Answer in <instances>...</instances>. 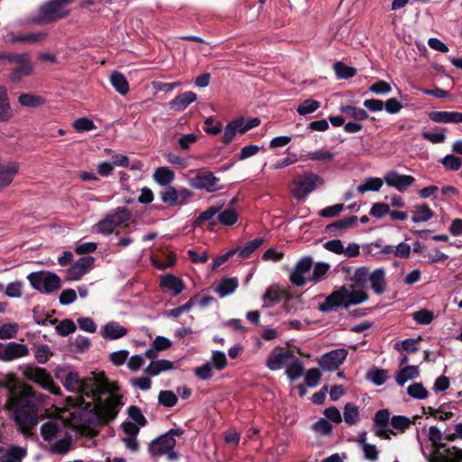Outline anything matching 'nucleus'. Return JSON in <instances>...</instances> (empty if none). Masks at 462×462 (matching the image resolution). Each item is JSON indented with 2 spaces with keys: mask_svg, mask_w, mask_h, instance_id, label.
Instances as JSON below:
<instances>
[{
  "mask_svg": "<svg viewBox=\"0 0 462 462\" xmlns=\"http://www.w3.org/2000/svg\"><path fill=\"white\" fill-rule=\"evenodd\" d=\"M23 374L25 379L39 384L50 393L55 395L60 394V388L55 385L51 376L44 368L29 365L24 367Z\"/></svg>",
  "mask_w": 462,
  "mask_h": 462,
  "instance_id": "8",
  "label": "nucleus"
},
{
  "mask_svg": "<svg viewBox=\"0 0 462 462\" xmlns=\"http://www.w3.org/2000/svg\"><path fill=\"white\" fill-rule=\"evenodd\" d=\"M26 454L25 448L12 446L0 457V462H22Z\"/></svg>",
  "mask_w": 462,
  "mask_h": 462,
  "instance_id": "31",
  "label": "nucleus"
},
{
  "mask_svg": "<svg viewBox=\"0 0 462 462\" xmlns=\"http://www.w3.org/2000/svg\"><path fill=\"white\" fill-rule=\"evenodd\" d=\"M346 356L347 350L344 348L334 349L324 354L319 361V365L325 371H335L343 364Z\"/></svg>",
  "mask_w": 462,
  "mask_h": 462,
  "instance_id": "15",
  "label": "nucleus"
},
{
  "mask_svg": "<svg viewBox=\"0 0 462 462\" xmlns=\"http://www.w3.org/2000/svg\"><path fill=\"white\" fill-rule=\"evenodd\" d=\"M291 381L299 379L303 374V365L300 360L293 355L291 360L288 363L285 371Z\"/></svg>",
  "mask_w": 462,
  "mask_h": 462,
  "instance_id": "34",
  "label": "nucleus"
},
{
  "mask_svg": "<svg viewBox=\"0 0 462 462\" xmlns=\"http://www.w3.org/2000/svg\"><path fill=\"white\" fill-rule=\"evenodd\" d=\"M110 82L114 88L121 95H125L129 91L128 81L125 77L117 71L113 72L110 75Z\"/></svg>",
  "mask_w": 462,
  "mask_h": 462,
  "instance_id": "38",
  "label": "nucleus"
},
{
  "mask_svg": "<svg viewBox=\"0 0 462 462\" xmlns=\"http://www.w3.org/2000/svg\"><path fill=\"white\" fill-rule=\"evenodd\" d=\"M357 222V217L351 216L340 220H337L332 224L327 226L328 232L333 234L334 236L339 235L341 232H344L351 227H353Z\"/></svg>",
  "mask_w": 462,
  "mask_h": 462,
  "instance_id": "28",
  "label": "nucleus"
},
{
  "mask_svg": "<svg viewBox=\"0 0 462 462\" xmlns=\"http://www.w3.org/2000/svg\"><path fill=\"white\" fill-rule=\"evenodd\" d=\"M440 162L448 171H457L462 165V161L453 154L446 155L440 160Z\"/></svg>",
  "mask_w": 462,
  "mask_h": 462,
  "instance_id": "58",
  "label": "nucleus"
},
{
  "mask_svg": "<svg viewBox=\"0 0 462 462\" xmlns=\"http://www.w3.org/2000/svg\"><path fill=\"white\" fill-rule=\"evenodd\" d=\"M29 355V348L26 345L9 342L3 344L0 342V360L4 362H10L14 359L22 358Z\"/></svg>",
  "mask_w": 462,
  "mask_h": 462,
  "instance_id": "13",
  "label": "nucleus"
},
{
  "mask_svg": "<svg viewBox=\"0 0 462 462\" xmlns=\"http://www.w3.org/2000/svg\"><path fill=\"white\" fill-rule=\"evenodd\" d=\"M413 319L421 325H428L432 322L434 314L428 310H420L412 313Z\"/></svg>",
  "mask_w": 462,
  "mask_h": 462,
  "instance_id": "60",
  "label": "nucleus"
},
{
  "mask_svg": "<svg viewBox=\"0 0 462 462\" xmlns=\"http://www.w3.org/2000/svg\"><path fill=\"white\" fill-rule=\"evenodd\" d=\"M292 356L293 355L288 351H273L267 357L266 366L272 371L279 370L284 365L287 366Z\"/></svg>",
  "mask_w": 462,
  "mask_h": 462,
  "instance_id": "20",
  "label": "nucleus"
},
{
  "mask_svg": "<svg viewBox=\"0 0 462 462\" xmlns=\"http://www.w3.org/2000/svg\"><path fill=\"white\" fill-rule=\"evenodd\" d=\"M311 428H312L313 431H315L316 433H319V434H321L324 436L331 434L332 429H333L330 422L324 418H320L317 422H315L312 425Z\"/></svg>",
  "mask_w": 462,
  "mask_h": 462,
  "instance_id": "59",
  "label": "nucleus"
},
{
  "mask_svg": "<svg viewBox=\"0 0 462 462\" xmlns=\"http://www.w3.org/2000/svg\"><path fill=\"white\" fill-rule=\"evenodd\" d=\"M121 429L124 433L122 442L125 448L133 453L137 452L140 448V444L137 440V436L140 432L139 427L133 422L125 421L121 424Z\"/></svg>",
  "mask_w": 462,
  "mask_h": 462,
  "instance_id": "16",
  "label": "nucleus"
},
{
  "mask_svg": "<svg viewBox=\"0 0 462 462\" xmlns=\"http://www.w3.org/2000/svg\"><path fill=\"white\" fill-rule=\"evenodd\" d=\"M184 433L181 428H173L152 439L147 447L148 452L152 457L166 456L168 460L176 461L180 454L174 450L176 446L175 437H180Z\"/></svg>",
  "mask_w": 462,
  "mask_h": 462,
  "instance_id": "5",
  "label": "nucleus"
},
{
  "mask_svg": "<svg viewBox=\"0 0 462 462\" xmlns=\"http://www.w3.org/2000/svg\"><path fill=\"white\" fill-rule=\"evenodd\" d=\"M224 204H217L214 206H211L207 210L200 213V215L197 217L195 220V226H201L202 223L210 220L215 215L219 213V211L222 209Z\"/></svg>",
  "mask_w": 462,
  "mask_h": 462,
  "instance_id": "46",
  "label": "nucleus"
},
{
  "mask_svg": "<svg viewBox=\"0 0 462 462\" xmlns=\"http://www.w3.org/2000/svg\"><path fill=\"white\" fill-rule=\"evenodd\" d=\"M411 424V421L409 418L405 417V416H393L392 419H391V425L393 426V428L398 430H401V431H404L405 430H407Z\"/></svg>",
  "mask_w": 462,
  "mask_h": 462,
  "instance_id": "64",
  "label": "nucleus"
},
{
  "mask_svg": "<svg viewBox=\"0 0 462 462\" xmlns=\"http://www.w3.org/2000/svg\"><path fill=\"white\" fill-rule=\"evenodd\" d=\"M190 185L196 189H205L208 192H215L224 187L220 180L210 171H199L190 180Z\"/></svg>",
  "mask_w": 462,
  "mask_h": 462,
  "instance_id": "12",
  "label": "nucleus"
},
{
  "mask_svg": "<svg viewBox=\"0 0 462 462\" xmlns=\"http://www.w3.org/2000/svg\"><path fill=\"white\" fill-rule=\"evenodd\" d=\"M367 299L368 295L365 291L342 286L327 297L324 302L319 304V309L322 312H329L337 307L348 308L351 305L360 304Z\"/></svg>",
  "mask_w": 462,
  "mask_h": 462,
  "instance_id": "4",
  "label": "nucleus"
},
{
  "mask_svg": "<svg viewBox=\"0 0 462 462\" xmlns=\"http://www.w3.org/2000/svg\"><path fill=\"white\" fill-rule=\"evenodd\" d=\"M371 288L376 294H382L385 291V272L383 268L374 270L369 275Z\"/></svg>",
  "mask_w": 462,
  "mask_h": 462,
  "instance_id": "30",
  "label": "nucleus"
},
{
  "mask_svg": "<svg viewBox=\"0 0 462 462\" xmlns=\"http://www.w3.org/2000/svg\"><path fill=\"white\" fill-rule=\"evenodd\" d=\"M369 91L376 95H386L392 91V87L384 80H378L370 86Z\"/></svg>",
  "mask_w": 462,
  "mask_h": 462,
  "instance_id": "62",
  "label": "nucleus"
},
{
  "mask_svg": "<svg viewBox=\"0 0 462 462\" xmlns=\"http://www.w3.org/2000/svg\"><path fill=\"white\" fill-rule=\"evenodd\" d=\"M18 102L22 106L38 107L45 104V99L36 94L24 93L18 97Z\"/></svg>",
  "mask_w": 462,
  "mask_h": 462,
  "instance_id": "35",
  "label": "nucleus"
},
{
  "mask_svg": "<svg viewBox=\"0 0 462 462\" xmlns=\"http://www.w3.org/2000/svg\"><path fill=\"white\" fill-rule=\"evenodd\" d=\"M158 402L160 404L171 408L173 407L177 402V395L172 391H161L158 396Z\"/></svg>",
  "mask_w": 462,
  "mask_h": 462,
  "instance_id": "53",
  "label": "nucleus"
},
{
  "mask_svg": "<svg viewBox=\"0 0 462 462\" xmlns=\"http://www.w3.org/2000/svg\"><path fill=\"white\" fill-rule=\"evenodd\" d=\"M390 420V412L386 409L379 410L374 416V430L375 434L382 439H390L387 430Z\"/></svg>",
  "mask_w": 462,
  "mask_h": 462,
  "instance_id": "19",
  "label": "nucleus"
},
{
  "mask_svg": "<svg viewBox=\"0 0 462 462\" xmlns=\"http://www.w3.org/2000/svg\"><path fill=\"white\" fill-rule=\"evenodd\" d=\"M324 180L316 173H304L296 176L291 186V193L297 200L303 199L308 194L314 189L321 187Z\"/></svg>",
  "mask_w": 462,
  "mask_h": 462,
  "instance_id": "7",
  "label": "nucleus"
},
{
  "mask_svg": "<svg viewBox=\"0 0 462 462\" xmlns=\"http://www.w3.org/2000/svg\"><path fill=\"white\" fill-rule=\"evenodd\" d=\"M367 379L374 384L379 386L386 382L388 379V373L383 369L374 368L367 373Z\"/></svg>",
  "mask_w": 462,
  "mask_h": 462,
  "instance_id": "48",
  "label": "nucleus"
},
{
  "mask_svg": "<svg viewBox=\"0 0 462 462\" xmlns=\"http://www.w3.org/2000/svg\"><path fill=\"white\" fill-rule=\"evenodd\" d=\"M174 368L173 362L166 359H158L152 361L144 369V373L149 376H157L162 372H167Z\"/></svg>",
  "mask_w": 462,
  "mask_h": 462,
  "instance_id": "26",
  "label": "nucleus"
},
{
  "mask_svg": "<svg viewBox=\"0 0 462 462\" xmlns=\"http://www.w3.org/2000/svg\"><path fill=\"white\" fill-rule=\"evenodd\" d=\"M129 418L132 420L131 422L134 423L139 427H144L147 424V420L142 413L141 410L136 406H130L127 410Z\"/></svg>",
  "mask_w": 462,
  "mask_h": 462,
  "instance_id": "50",
  "label": "nucleus"
},
{
  "mask_svg": "<svg viewBox=\"0 0 462 462\" xmlns=\"http://www.w3.org/2000/svg\"><path fill=\"white\" fill-rule=\"evenodd\" d=\"M241 125H242L241 123L239 121H237V119H235V120L231 121L230 123H228L224 129L222 142L225 144H228L234 140L235 136L237 134H244L242 132Z\"/></svg>",
  "mask_w": 462,
  "mask_h": 462,
  "instance_id": "36",
  "label": "nucleus"
},
{
  "mask_svg": "<svg viewBox=\"0 0 462 462\" xmlns=\"http://www.w3.org/2000/svg\"><path fill=\"white\" fill-rule=\"evenodd\" d=\"M433 217V211L427 204L418 205L411 217L414 223L426 222Z\"/></svg>",
  "mask_w": 462,
  "mask_h": 462,
  "instance_id": "42",
  "label": "nucleus"
},
{
  "mask_svg": "<svg viewBox=\"0 0 462 462\" xmlns=\"http://www.w3.org/2000/svg\"><path fill=\"white\" fill-rule=\"evenodd\" d=\"M12 373L0 376V387L8 391L4 410L10 413L23 435H31L38 423V405L42 403L44 397L30 385H22Z\"/></svg>",
  "mask_w": 462,
  "mask_h": 462,
  "instance_id": "2",
  "label": "nucleus"
},
{
  "mask_svg": "<svg viewBox=\"0 0 462 462\" xmlns=\"http://www.w3.org/2000/svg\"><path fill=\"white\" fill-rule=\"evenodd\" d=\"M328 270H329L328 263H322V262L317 263L312 267V273H311L310 281L313 282H319L324 277V275L328 273Z\"/></svg>",
  "mask_w": 462,
  "mask_h": 462,
  "instance_id": "55",
  "label": "nucleus"
},
{
  "mask_svg": "<svg viewBox=\"0 0 462 462\" xmlns=\"http://www.w3.org/2000/svg\"><path fill=\"white\" fill-rule=\"evenodd\" d=\"M160 286L165 291H171L174 296L179 295L184 289L183 282L173 274L162 276Z\"/></svg>",
  "mask_w": 462,
  "mask_h": 462,
  "instance_id": "25",
  "label": "nucleus"
},
{
  "mask_svg": "<svg viewBox=\"0 0 462 462\" xmlns=\"http://www.w3.org/2000/svg\"><path fill=\"white\" fill-rule=\"evenodd\" d=\"M419 339L415 338H406L402 341H399L395 344L394 348L401 351H406L408 353H415L418 351V343Z\"/></svg>",
  "mask_w": 462,
  "mask_h": 462,
  "instance_id": "52",
  "label": "nucleus"
},
{
  "mask_svg": "<svg viewBox=\"0 0 462 462\" xmlns=\"http://www.w3.org/2000/svg\"><path fill=\"white\" fill-rule=\"evenodd\" d=\"M127 332V328L121 326L118 322L110 321L104 326L102 336L104 338L116 340L125 337Z\"/></svg>",
  "mask_w": 462,
  "mask_h": 462,
  "instance_id": "24",
  "label": "nucleus"
},
{
  "mask_svg": "<svg viewBox=\"0 0 462 462\" xmlns=\"http://www.w3.org/2000/svg\"><path fill=\"white\" fill-rule=\"evenodd\" d=\"M33 67L30 56L23 62L19 63L16 68L13 69L10 79L14 82H19L23 78L32 73Z\"/></svg>",
  "mask_w": 462,
  "mask_h": 462,
  "instance_id": "29",
  "label": "nucleus"
},
{
  "mask_svg": "<svg viewBox=\"0 0 462 462\" xmlns=\"http://www.w3.org/2000/svg\"><path fill=\"white\" fill-rule=\"evenodd\" d=\"M210 365H213L217 370L221 371L223 370L226 364L227 359L224 352L222 351H213L211 359H210Z\"/></svg>",
  "mask_w": 462,
  "mask_h": 462,
  "instance_id": "56",
  "label": "nucleus"
},
{
  "mask_svg": "<svg viewBox=\"0 0 462 462\" xmlns=\"http://www.w3.org/2000/svg\"><path fill=\"white\" fill-rule=\"evenodd\" d=\"M69 411L71 410L66 409V411L61 415L60 419H52L41 427V435L45 441L51 443L50 451L53 454H65L71 446V437L69 432L68 424L72 428L69 422Z\"/></svg>",
  "mask_w": 462,
  "mask_h": 462,
  "instance_id": "3",
  "label": "nucleus"
},
{
  "mask_svg": "<svg viewBox=\"0 0 462 462\" xmlns=\"http://www.w3.org/2000/svg\"><path fill=\"white\" fill-rule=\"evenodd\" d=\"M312 267L313 260L310 256L300 258L290 273L291 282L295 286L302 287L311 282Z\"/></svg>",
  "mask_w": 462,
  "mask_h": 462,
  "instance_id": "11",
  "label": "nucleus"
},
{
  "mask_svg": "<svg viewBox=\"0 0 462 462\" xmlns=\"http://www.w3.org/2000/svg\"><path fill=\"white\" fill-rule=\"evenodd\" d=\"M334 70L337 79H350L356 73V69L355 68L347 66L341 61H337L334 64Z\"/></svg>",
  "mask_w": 462,
  "mask_h": 462,
  "instance_id": "45",
  "label": "nucleus"
},
{
  "mask_svg": "<svg viewBox=\"0 0 462 462\" xmlns=\"http://www.w3.org/2000/svg\"><path fill=\"white\" fill-rule=\"evenodd\" d=\"M460 449L453 446L445 449V452H441L437 449L432 452L429 457V462H461Z\"/></svg>",
  "mask_w": 462,
  "mask_h": 462,
  "instance_id": "18",
  "label": "nucleus"
},
{
  "mask_svg": "<svg viewBox=\"0 0 462 462\" xmlns=\"http://www.w3.org/2000/svg\"><path fill=\"white\" fill-rule=\"evenodd\" d=\"M340 111L357 121L366 120L369 117V115L365 109L353 106H341Z\"/></svg>",
  "mask_w": 462,
  "mask_h": 462,
  "instance_id": "43",
  "label": "nucleus"
},
{
  "mask_svg": "<svg viewBox=\"0 0 462 462\" xmlns=\"http://www.w3.org/2000/svg\"><path fill=\"white\" fill-rule=\"evenodd\" d=\"M14 116L13 110L9 102L7 89L0 87V123H6Z\"/></svg>",
  "mask_w": 462,
  "mask_h": 462,
  "instance_id": "27",
  "label": "nucleus"
},
{
  "mask_svg": "<svg viewBox=\"0 0 462 462\" xmlns=\"http://www.w3.org/2000/svg\"><path fill=\"white\" fill-rule=\"evenodd\" d=\"M407 393L411 397L418 400L426 399L429 395L427 389L423 386L421 383H414L411 384L407 388Z\"/></svg>",
  "mask_w": 462,
  "mask_h": 462,
  "instance_id": "51",
  "label": "nucleus"
},
{
  "mask_svg": "<svg viewBox=\"0 0 462 462\" xmlns=\"http://www.w3.org/2000/svg\"><path fill=\"white\" fill-rule=\"evenodd\" d=\"M420 374L419 368L416 365H407L402 368L396 374V382L402 386L404 383L412 379H416Z\"/></svg>",
  "mask_w": 462,
  "mask_h": 462,
  "instance_id": "33",
  "label": "nucleus"
},
{
  "mask_svg": "<svg viewBox=\"0 0 462 462\" xmlns=\"http://www.w3.org/2000/svg\"><path fill=\"white\" fill-rule=\"evenodd\" d=\"M383 184V180L381 178L371 177L365 179L362 184L357 186L356 189L361 194L367 191H379Z\"/></svg>",
  "mask_w": 462,
  "mask_h": 462,
  "instance_id": "41",
  "label": "nucleus"
},
{
  "mask_svg": "<svg viewBox=\"0 0 462 462\" xmlns=\"http://www.w3.org/2000/svg\"><path fill=\"white\" fill-rule=\"evenodd\" d=\"M343 418L347 425H356L360 419L358 407L352 402H347L344 407Z\"/></svg>",
  "mask_w": 462,
  "mask_h": 462,
  "instance_id": "40",
  "label": "nucleus"
},
{
  "mask_svg": "<svg viewBox=\"0 0 462 462\" xmlns=\"http://www.w3.org/2000/svg\"><path fill=\"white\" fill-rule=\"evenodd\" d=\"M429 118L435 123L459 124L462 123V113L448 111H432L429 114Z\"/></svg>",
  "mask_w": 462,
  "mask_h": 462,
  "instance_id": "21",
  "label": "nucleus"
},
{
  "mask_svg": "<svg viewBox=\"0 0 462 462\" xmlns=\"http://www.w3.org/2000/svg\"><path fill=\"white\" fill-rule=\"evenodd\" d=\"M383 180L388 187L402 192L415 182V178L411 175L400 174L396 171H390L384 174Z\"/></svg>",
  "mask_w": 462,
  "mask_h": 462,
  "instance_id": "17",
  "label": "nucleus"
},
{
  "mask_svg": "<svg viewBox=\"0 0 462 462\" xmlns=\"http://www.w3.org/2000/svg\"><path fill=\"white\" fill-rule=\"evenodd\" d=\"M291 294L289 291L278 284L269 286L262 296L263 308H272L282 300H289Z\"/></svg>",
  "mask_w": 462,
  "mask_h": 462,
  "instance_id": "14",
  "label": "nucleus"
},
{
  "mask_svg": "<svg viewBox=\"0 0 462 462\" xmlns=\"http://www.w3.org/2000/svg\"><path fill=\"white\" fill-rule=\"evenodd\" d=\"M27 279L32 287L41 292L51 293L60 287V277L50 272L31 273Z\"/></svg>",
  "mask_w": 462,
  "mask_h": 462,
  "instance_id": "9",
  "label": "nucleus"
},
{
  "mask_svg": "<svg viewBox=\"0 0 462 462\" xmlns=\"http://www.w3.org/2000/svg\"><path fill=\"white\" fill-rule=\"evenodd\" d=\"M178 189L172 186H168L161 192L162 201L171 207L178 205Z\"/></svg>",
  "mask_w": 462,
  "mask_h": 462,
  "instance_id": "47",
  "label": "nucleus"
},
{
  "mask_svg": "<svg viewBox=\"0 0 462 462\" xmlns=\"http://www.w3.org/2000/svg\"><path fill=\"white\" fill-rule=\"evenodd\" d=\"M18 171L19 165L14 162L0 165V190L12 183Z\"/></svg>",
  "mask_w": 462,
  "mask_h": 462,
  "instance_id": "22",
  "label": "nucleus"
},
{
  "mask_svg": "<svg viewBox=\"0 0 462 462\" xmlns=\"http://www.w3.org/2000/svg\"><path fill=\"white\" fill-rule=\"evenodd\" d=\"M152 178L160 186H168L173 181L175 174L168 167H158L155 169Z\"/></svg>",
  "mask_w": 462,
  "mask_h": 462,
  "instance_id": "32",
  "label": "nucleus"
},
{
  "mask_svg": "<svg viewBox=\"0 0 462 462\" xmlns=\"http://www.w3.org/2000/svg\"><path fill=\"white\" fill-rule=\"evenodd\" d=\"M19 326L17 323H5L0 328V339H11L17 336Z\"/></svg>",
  "mask_w": 462,
  "mask_h": 462,
  "instance_id": "54",
  "label": "nucleus"
},
{
  "mask_svg": "<svg viewBox=\"0 0 462 462\" xmlns=\"http://www.w3.org/2000/svg\"><path fill=\"white\" fill-rule=\"evenodd\" d=\"M73 127L77 132H88L96 129L94 122L87 117H80L73 122Z\"/></svg>",
  "mask_w": 462,
  "mask_h": 462,
  "instance_id": "57",
  "label": "nucleus"
},
{
  "mask_svg": "<svg viewBox=\"0 0 462 462\" xmlns=\"http://www.w3.org/2000/svg\"><path fill=\"white\" fill-rule=\"evenodd\" d=\"M264 242L263 237H258L249 241L244 246L237 247L235 250V254L238 253L241 258H248L251 254L258 249Z\"/></svg>",
  "mask_w": 462,
  "mask_h": 462,
  "instance_id": "37",
  "label": "nucleus"
},
{
  "mask_svg": "<svg viewBox=\"0 0 462 462\" xmlns=\"http://www.w3.org/2000/svg\"><path fill=\"white\" fill-rule=\"evenodd\" d=\"M61 382L67 391L80 393L66 399V409L71 410L72 426L91 427L108 422L116 417L123 405L120 396L111 393L113 385L104 375L80 379L77 372L69 371Z\"/></svg>",
  "mask_w": 462,
  "mask_h": 462,
  "instance_id": "1",
  "label": "nucleus"
},
{
  "mask_svg": "<svg viewBox=\"0 0 462 462\" xmlns=\"http://www.w3.org/2000/svg\"><path fill=\"white\" fill-rule=\"evenodd\" d=\"M321 374L318 368H311L305 374V383L310 387H315L320 381Z\"/></svg>",
  "mask_w": 462,
  "mask_h": 462,
  "instance_id": "63",
  "label": "nucleus"
},
{
  "mask_svg": "<svg viewBox=\"0 0 462 462\" xmlns=\"http://www.w3.org/2000/svg\"><path fill=\"white\" fill-rule=\"evenodd\" d=\"M197 100V94L192 91H187L176 96L171 102L170 107L173 110L181 112L185 110L189 105Z\"/></svg>",
  "mask_w": 462,
  "mask_h": 462,
  "instance_id": "23",
  "label": "nucleus"
},
{
  "mask_svg": "<svg viewBox=\"0 0 462 462\" xmlns=\"http://www.w3.org/2000/svg\"><path fill=\"white\" fill-rule=\"evenodd\" d=\"M320 107V103L317 100L308 98L305 99L299 106L297 107V112L300 116H306L311 114L318 110Z\"/></svg>",
  "mask_w": 462,
  "mask_h": 462,
  "instance_id": "49",
  "label": "nucleus"
},
{
  "mask_svg": "<svg viewBox=\"0 0 462 462\" xmlns=\"http://www.w3.org/2000/svg\"><path fill=\"white\" fill-rule=\"evenodd\" d=\"M217 214L219 223L226 226L235 225L238 220V214L234 208H226Z\"/></svg>",
  "mask_w": 462,
  "mask_h": 462,
  "instance_id": "44",
  "label": "nucleus"
},
{
  "mask_svg": "<svg viewBox=\"0 0 462 462\" xmlns=\"http://www.w3.org/2000/svg\"><path fill=\"white\" fill-rule=\"evenodd\" d=\"M76 325L71 319H63L56 327L57 333L62 337H67L76 330Z\"/></svg>",
  "mask_w": 462,
  "mask_h": 462,
  "instance_id": "61",
  "label": "nucleus"
},
{
  "mask_svg": "<svg viewBox=\"0 0 462 462\" xmlns=\"http://www.w3.org/2000/svg\"><path fill=\"white\" fill-rule=\"evenodd\" d=\"M131 217V212L126 208H117L115 211L106 216L100 220L96 228L98 233L103 235L111 234L117 226L128 221Z\"/></svg>",
  "mask_w": 462,
  "mask_h": 462,
  "instance_id": "10",
  "label": "nucleus"
},
{
  "mask_svg": "<svg viewBox=\"0 0 462 462\" xmlns=\"http://www.w3.org/2000/svg\"><path fill=\"white\" fill-rule=\"evenodd\" d=\"M74 0H49L39 9V14L30 20L32 24L44 25L64 19L69 15L68 5Z\"/></svg>",
  "mask_w": 462,
  "mask_h": 462,
  "instance_id": "6",
  "label": "nucleus"
},
{
  "mask_svg": "<svg viewBox=\"0 0 462 462\" xmlns=\"http://www.w3.org/2000/svg\"><path fill=\"white\" fill-rule=\"evenodd\" d=\"M237 287L238 281L236 278H226L220 282L216 291L221 298H223L232 294Z\"/></svg>",
  "mask_w": 462,
  "mask_h": 462,
  "instance_id": "39",
  "label": "nucleus"
}]
</instances>
